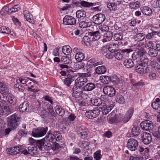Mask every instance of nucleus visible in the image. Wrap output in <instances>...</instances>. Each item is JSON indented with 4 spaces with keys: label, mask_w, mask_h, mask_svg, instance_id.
<instances>
[{
    "label": "nucleus",
    "mask_w": 160,
    "mask_h": 160,
    "mask_svg": "<svg viewBox=\"0 0 160 160\" xmlns=\"http://www.w3.org/2000/svg\"><path fill=\"white\" fill-rule=\"evenodd\" d=\"M138 141L133 138L129 139L127 142V147L131 151L132 154L134 156H139L144 154L145 156L148 155L149 150L147 148H144L138 146Z\"/></svg>",
    "instance_id": "1"
},
{
    "label": "nucleus",
    "mask_w": 160,
    "mask_h": 160,
    "mask_svg": "<svg viewBox=\"0 0 160 160\" xmlns=\"http://www.w3.org/2000/svg\"><path fill=\"white\" fill-rule=\"evenodd\" d=\"M133 112V108H131L127 112L125 115L121 114H116L117 123L119 122L126 123L128 122L132 117Z\"/></svg>",
    "instance_id": "2"
},
{
    "label": "nucleus",
    "mask_w": 160,
    "mask_h": 160,
    "mask_svg": "<svg viewBox=\"0 0 160 160\" xmlns=\"http://www.w3.org/2000/svg\"><path fill=\"white\" fill-rule=\"evenodd\" d=\"M20 118L17 115L13 114L8 118V125L12 129L16 130L19 125V121Z\"/></svg>",
    "instance_id": "3"
},
{
    "label": "nucleus",
    "mask_w": 160,
    "mask_h": 160,
    "mask_svg": "<svg viewBox=\"0 0 160 160\" xmlns=\"http://www.w3.org/2000/svg\"><path fill=\"white\" fill-rule=\"evenodd\" d=\"M48 131L47 127H39L33 129L32 131V135L36 138L42 137L45 135Z\"/></svg>",
    "instance_id": "4"
},
{
    "label": "nucleus",
    "mask_w": 160,
    "mask_h": 160,
    "mask_svg": "<svg viewBox=\"0 0 160 160\" xmlns=\"http://www.w3.org/2000/svg\"><path fill=\"white\" fill-rule=\"evenodd\" d=\"M146 57L144 53L137 51L133 53L132 55V58L133 60H137L138 62L142 61L143 63L148 64L149 60Z\"/></svg>",
    "instance_id": "5"
},
{
    "label": "nucleus",
    "mask_w": 160,
    "mask_h": 160,
    "mask_svg": "<svg viewBox=\"0 0 160 160\" xmlns=\"http://www.w3.org/2000/svg\"><path fill=\"white\" fill-rule=\"evenodd\" d=\"M103 92L105 95L111 98L114 96L116 93L115 88L111 86H106L104 87Z\"/></svg>",
    "instance_id": "6"
},
{
    "label": "nucleus",
    "mask_w": 160,
    "mask_h": 160,
    "mask_svg": "<svg viewBox=\"0 0 160 160\" xmlns=\"http://www.w3.org/2000/svg\"><path fill=\"white\" fill-rule=\"evenodd\" d=\"M100 110L98 108H96L92 110H89L87 111L85 115L86 117L90 119L95 118L100 114Z\"/></svg>",
    "instance_id": "7"
},
{
    "label": "nucleus",
    "mask_w": 160,
    "mask_h": 160,
    "mask_svg": "<svg viewBox=\"0 0 160 160\" xmlns=\"http://www.w3.org/2000/svg\"><path fill=\"white\" fill-rule=\"evenodd\" d=\"M94 23L96 24L100 25L105 20V16L102 13H98L93 16L92 18Z\"/></svg>",
    "instance_id": "8"
},
{
    "label": "nucleus",
    "mask_w": 160,
    "mask_h": 160,
    "mask_svg": "<svg viewBox=\"0 0 160 160\" xmlns=\"http://www.w3.org/2000/svg\"><path fill=\"white\" fill-rule=\"evenodd\" d=\"M141 128L145 131L152 130L153 128V126L152 122L149 120L144 121L140 124Z\"/></svg>",
    "instance_id": "9"
},
{
    "label": "nucleus",
    "mask_w": 160,
    "mask_h": 160,
    "mask_svg": "<svg viewBox=\"0 0 160 160\" xmlns=\"http://www.w3.org/2000/svg\"><path fill=\"white\" fill-rule=\"evenodd\" d=\"M76 19L71 16L66 15L63 20V23L66 25H74L76 23Z\"/></svg>",
    "instance_id": "10"
},
{
    "label": "nucleus",
    "mask_w": 160,
    "mask_h": 160,
    "mask_svg": "<svg viewBox=\"0 0 160 160\" xmlns=\"http://www.w3.org/2000/svg\"><path fill=\"white\" fill-rule=\"evenodd\" d=\"M44 148L46 150L48 151L52 149L53 151L57 150L60 148V145L58 143H56V145H53V143L47 142L45 141Z\"/></svg>",
    "instance_id": "11"
},
{
    "label": "nucleus",
    "mask_w": 160,
    "mask_h": 160,
    "mask_svg": "<svg viewBox=\"0 0 160 160\" xmlns=\"http://www.w3.org/2000/svg\"><path fill=\"white\" fill-rule=\"evenodd\" d=\"M141 140L145 144H148L152 141V136L148 133H143L141 137Z\"/></svg>",
    "instance_id": "12"
},
{
    "label": "nucleus",
    "mask_w": 160,
    "mask_h": 160,
    "mask_svg": "<svg viewBox=\"0 0 160 160\" xmlns=\"http://www.w3.org/2000/svg\"><path fill=\"white\" fill-rule=\"evenodd\" d=\"M114 106V105L113 104H111L109 105H108L105 102H104L101 105V107H99V108L102 111V114L106 115L108 114Z\"/></svg>",
    "instance_id": "13"
},
{
    "label": "nucleus",
    "mask_w": 160,
    "mask_h": 160,
    "mask_svg": "<svg viewBox=\"0 0 160 160\" xmlns=\"http://www.w3.org/2000/svg\"><path fill=\"white\" fill-rule=\"evenodd\" d=\"M77 133L82 139H84L88 136L87 130L84 127H80L77 129Z\"/></svg>",
    "instance_id": "14"
},
{
    "label": "nucleus",
    "mask_w": 160,
    "mask_h": 160,
    "mask_svg": "<svg viewBox=\"0 0 160 160\" xmlns=\"http://www.w3.org/2000/svg\"><path fill=\"white\" fill-rule=\"evenodd\" d=\"M88 36L91 37L92 41H95L100 39L101 35L100 31L97 30L95 31L91 32H88Z\"/></svg>",
    "instance_id": "15"
},
{
    "label": "nucleus",
    "mask_w": 160,
    "mask_h": 160,
    "mask_svg": "<svg viewBox=\"0 0 160 160\" xmlns=\"http://www.w3.org/2000/svg\"><path fill=\"white\" fill-rule=\"evenodd\" d=\"M53 134L52 133V131L50 130L49 131L47 135L44 138L45 141L46 140L47 142H49L50 143H53V145L55 144L56 143H58L56 141V140L54 136H53Z\"/></svg>",
    "instance_id": "16"
},
{
    "label": "nucleus",
    "mask_w": 160,
    "mask_h": 160,
    "mask_svg": "<svg viewBox=\"0 0 160 160\" xmlns=\"http://www.w3.org/2000/svg\"><path fill=\"white\" fill-rule=\"evenodd\" d=\"M74 80V77L68 74L67 75V78L63 80V82L65 85L67 87H70L72 82H73Z\"/></svg>",
    "instance_id": "17"
},
{
    "label": "nucleus",
    "mask_w": 160,
    "mask_h": 160,
    "mask_svg": "<svg viewBox=\"0 0 160 160\" xmlns=\"http://www.w3.org/2000/svg\"><path fill=\"white\" fill-rule=\"evenodd\" d=\"M88 79L85 77H83L82 75L78 77L75 80V84L80 85V86H84L86 83L88 82Z\"/></svg>",
    "instance_id": "18"
},
{
    "label": "nucleus",
    "mask_w": 160,
    "mask_h": 160,
    "mask_svg": "<svg viewBox=\"0 0 160 160\" xmlns=\"http://www.w3.org/2000/svg\"><path fill=\"white\" fill-rule=\"evenodd\" d=\"M9 92V89L6 84L4 82L0 81V93L3 96H6Z\"/></svg>",
    "instance_id": "19"
},
{
    "label": "nucleus",
    "mask_w": 160,
    "mask_h": 160,
    "mask_svg": "<svg viewBox=\"0 0 160 160\" xmlns=\"http://www.w3.org/2000/svg\"><path fill=\"white\" fill-rule=\"evenodd\" d=\"M6 151L8 154L12 155L19 153L20 152V149L18 147L15 146L7 148Z\"/></svg>",
    "instance_id": "20"
},
{
    "label": "nucleus",
    "mask_w": 160,
    "mask_h": 160,
    "mask_svg": "<svg viewBox=\"0 0 160 160\" xmlns=\"http://www.w3.org/2000/svg\"><path fill=\"white\" fill-rule=\"evenodd\" d=\"M96 88L95 84L92 82H88L82 88L83 91L87 92L93 90Z\"/></svg>",
    "instance_id": "21"
},
{
    "label": "nucleus",
    "mask_w": 160,
    "mask_h": 160,
    "mask_svg": "<svg viewBox=\"0 0 160 160\" xmlns=\"http://www.w3.org/2000/svg\"><path fill=\"white\" fill-rule=\"evenodd\" d=\"M140 10L143 14L148 16H151L153 11L152 9H151L150 8L147 6L141 7Z\"/></svg>",
    "instance_id": "22"
},
{
    "label": "nucleus",
    "mask_w": 160,
    "mask_h": 160,
    "mask_svg": "<svg viewBox=\"0 0 160 160\" xmlns=\"http://www.w3.org/2000/svg\"><path fill=\"white\" fill-rule=\"evenodd\" d=\"M72 96L73 97L77 98L80 95V93L82 91L79 87H78L77 85L75 84L72 88Z\"/></svg>",
    "instance_id": "23"
},
{
    "label": "nucleus",
    "mask_w": 160,
    "mask_h": 160,
    "mask_svg": "<svg viewBox=\"0 0 160 160\" xmlns=\"http://www.w3.org/2000/svg\"><path fill=\"white\" fill-rule=\"evenodd\" d=\"M121 82H122V79L120 80L116 75L114 74L110 76V82L114 85H117Z\"/></svg>",
    "instance_id": "24"
},
{
    "label": "nucleus",
    "mask_w": 160,
    "mask_h": 160,
    "mask_svg": "<svg viewBox=\"0 0 160 160\" xmlns=\"http://www.w3.org/2000/svg\"><path fill=\"white\" fill-rule=\"evenodd\" d=\"M113 36V34L112 32H107L104 33L102 41L103 42L109 41L112 39Z\"/></svg>",
    "instance_id": "25"
},
{
    "label": "nucleus",
    "mask_w": 160,
    "mask_h": 160,
    "mask_svg": "<svg viewBox=\"0 0 160 160\" xmlns=\"http://www.w3.org/2000/svg\"><path fill=\"white\" fill-rule=\"evenodd\" d=\"M8 94L7 98L8 102L12 105H15L17 102L16 97L10 93L8 92Z\"/></svg>",
    "instance_id": "26"
},
{
    "label": "nucleus",
    "mask_w": 160,
    "mask_h": 160,
    "mask_svg": "<svg viewBox=\"0 0 160 160\" xmlns=\"http://www.w3.org/2000/svg\"><path fill=\"white\" fill-rule=\"evenodd\" d=\"M97 63H91L88 64L87 66V72H88L91 74H95L96 68L95 67L97 66Z\"/></svg>",
    "instance_id": "27"
},
{
    "label": "nucleus",
    "mask_w": 160,
    "mask_h": 160,
    "mask_svg": "<svg viewBox=\"0 0 160 160\" xmlns=\"http://www.w3.org/2000/svg\"><path fill=\"white\" fill-rule=\"evenodd\" d=\"M91 103L94 106H99L101 107V105L104 102H103L99 98H91L90 100Z\"/></svg>",
    "instance_id": "28"
},
{
    "label": "nucleus",
    "mask_w": 160,
    "mask_h": 160,
    "mask_svg": "<svg viewBox=\"0 0 160 160\" xmlns=\"http://www.w3.org/2000/svg\"><path fill=\"white\" fill-rule=\"evenodd\" d=\"M76 17L79 19L82 20L86 16V12L84 10H78L76 13Z\"/></svg>",
    "instance_id": "29"
},
{
    "label": "nucleus",
    "mask_w": 160,
    "mask_h": 160,
    "mask_svg": "<svg viewBox=\"0 0 160 160\" xmlns=\"http://www.w3.org/2000/svg\"><path fill=\"white\" fill-rule=\"evenodd\" d=\"M101 82L104 84H108L110 83V76H102L100 77Z\"/></svg>",
    "instance_id": "30"
},
{
    "label": "nucleus",
    "mask_w": 160,
    "mask_h": 160,
    "mask_svg": "<svg viewBox=\"0 0 160 160\" xmlns=\"http://www.w3.org/2000/svg\"><path fill=\"white\" fill-rule=\"evenodd\" d=\"M56 113L58 115L63 116L65 114V112L64 109L59 105H57L54 108Z\"/></svg>",
    "instance_id": "31"
},
{
    "label": "nucleus",
    "mask_w": 160,
    "mask_h": 160,
    "mask_svg": "<svg viewBox=\"0 0 160 160\" xmlns=\"http://www.w3.org/2000/svg\"><path fill=\"white\" fill-rule=\"evenodd\" d=\"M23 14L28 21L30 22H32L33 21L32 16L28 11L25 10L23 11Z\"/></svg>",
    "instance_id": "32"
},
{
    "label": "nucleus",
    "mask_w": 160,
    "mask_h": 160,
    "mask_svg": "<svg viewBox=\"0 0 160 160\" xmlns=\"http://www.w3.org/2000/svg\"><path fill=\"white\" fill-rule=\"evenodd\" d=\"M124 65L127 68H131L132 67L134 64L133 61L131 59H126L123 62Z\"/></svg>",
    "instance_id": "33"
},
{
    "label": "nucleus",
    "mask_w": 160,
    "mask_h": 160,
    "mask_svg": "<svg viewBox=\"0 0 160 160\" xmlns=\"http://www.w3.org/2000/svg\"><path fill=\"white\" fill-rule=\"evenodd\" d=\"M145 37V35L143 33H140L137 34L133 36V38L135 41L140 42L143 40Z\"/></svg>",
    "instance_id": "34"
},
{
    "label": "nucleus",
    "mask_w": 160,
    "mask_h": 160,
    "mask_svg": "<svg viewBox=\"0 0 160 160\" xmlns=\"http://www.w3.org/2000/svg\"><path fill=\"white\" fill-rule=\"evenodd\" d=\"M128 5L131 9H134L139 8L140 6V4L138 1L135 0L133 2H130Z\"/></svg>",
    "instance_id": "35"
},
{
    "label": "nucleus",
    "mask_w": 160,
    "mask_h": 160,
    "mask_svg": "<svg viewBox=\"0 0 160 160\" xmlns=\"http://www.w3.org/2000/svg\"><path fill=\"white\" fill-rule=\"evenodd\" d=\"M106 68L104 66H99L96 68V73L98 74H103L106 72Z\"/></svg>",
    "instance_id": "36"
},
{
    "label": "nucleus",
    "mask_w": 160,
    "mask_h": 160,
    "mask_svg": "<svg viewBox=\"0 0 160 160\" xmlns=\"http://www.w3.org/2000/svg\"><path fill=\"white\" fill-rule=\"evenodd\" d=\"M151 7L155 12H157L158 9H160V0H157L151 5Z\"/></svg>",
    "instance_id": "37"
},
{
    "label": "nucleus",
    "mask_w": 160,
    "mask_h": 160,
    "mask_svg": "<svg viewBox=\"0 0 160 160\" xmlns=\"http://www.w3.org/2000/svg\"><path fill=\"white\" fill-rule=\"evenodd\" d=\"M52 133L53 134L52 136L54 137L56 141H59L62 139V135L59 131H52Z\"/></svg>",
    "instance_id": "38"
},
{
    "label": "nucleus",
    "mask_w": 160,
    "mask_h": 160,
    "mask_svg": "<svg viewBox=\"0 0 160 160\" xmlns=\"http://www.w3.org/2000/svg\"><path fill=\"white\" fill-rule=\"evenodd\" d=\"M116 100L119 104H123L125 103V100L123 96L118 93L116 94Z\"/></svg>",
    "instance_id": "39"
},
{
    "label": "nucleus",
    "mask_w": 160,
    "mask_h": 160,
    "mask_svg": "<svg viewBox=\"0 0 160 160\" xmlns=\"http://www.w3.org/2000/svg\"><path fill=\"white\" fill-rule=\"evenodd\" d=\"M72 51V48L69 46H65L62 47V52L66 55H69Z\"/></svg>",
    "instance_id": "40"
},
{
    "label": "nucleus",
    "mask_w": 160,
    "mask_h": 160,
    "mask_svg": "<svg viewBox=\"0 0 160 160\" xmlns=\"http://www.w3.org/2000/svg\"><path fill=\"white\" fill-rule=\"evenodd\" d=\"M140 129L139 127L134 126L131 130V133L133 136H138L140 133Z\"/></svg>",
    "instance_id": "41"
},
{
    "label": "nucleus",
    "mask_w": 160,
    "mask_h": 160,
    "mask_svg": "<svg viewBox=\"0 0 160 160\" xmlns=\"http://www.w3.org/2000/svg\"><path fill=\"white\" fill-rule=\"evenodd\" d=\"M148 55L151 58L156 57L158 55V52L154 48H150L148 51Z\"/></svg>",
    "instance_id": "42"
},
{
    "label": "nucleus",
    "mask_w": 160,
    "mask_h": 160,
    "mask_svg": "<svg viewBox=\"0 0 160 160\" xmlns=\"http://www.w3.org/2000/svg\"><path fill=\"white\" fill-rule=\"evenodd\" d=\"M28 107V102L27 101L24 102L19 105V109L21 112H24L26 111Z\"/></svg>",
    "instance_id": "43"
},
{
    "label": "nucleus",
    "mask_w": 160,
    "mask_h": 160,
    "mask_svg": "<svg viewBox=\"0 0 160 160\" xmlns=\"http://www.w3.org/2000/svg\"><path fill=\"white\" fill-rule=\"evenodd\" d=\"M91 37L88 36H84L82 39V42L83 44L86 46L89 45L90 42L92 41Z\"/></svg>",
    "instance_id": "44"
},
{
    "label": "nucleus",
    "mask_w": 160,
    "mask_h": 160,
    "mask_svg": "<svg viewBox=\"0 0 160 160\" xmlns=\"http://www.w3.org/2000/svg\"><path fill=\"white\" fill-rule=\"evenodd\" d=\"M47 110L48 112V114L51 118L55 117L56 114L55 112L52 105L50 104L48 106Z\"/></svg>",
    "instance_id": "45"
},
{
    "label": "nucleus",
    "mask_w": 160,
    "mask_h": 160,
    "mask_svg": "<svg viewBox=\"0 0 160 160\" xmlns=\"http://www.w3.org/2000/svg\"><path fill=\"white\" fill-rule=\"evenodd\" d=\"M44 139H41L40 140H38L37 141V143H36V146L38 147L39 149L41 150H42V149L44 148V146L45 143Z\"/></svg>",
    "instance_id": "46"
},
{
    "label": "nucleus",
    "mask_w": 160,
    "mask_h": 160,
    "mask_svg": "<svg viewBox=\"0 0 160 160\" xmlns=\"http://www.w3.org/2000/svg\"><path fill=\"white\" fill-rule=\"evenodd\" d=\"M91 25V23L90 22H87L84 21H82L79 22V27L82 28H86L90 27Z\"/></svg>",
    "instance_id": "47"
},
{
    "label": "nucleus",
    "mask_w": 160,
    "mask_h": 160,
    "mask_svg": "<svg viewBox=\"0 0 160 160\" xmlns=\"http://www.w3.org/2000/svg\"><path fill=\"white\" fill-rule=\"evenodd\" d=\"M14 88L16 91L22 92H23L25 89L24 87L19 83L15 84L14 85Z\"/></svg>",
    "instance_id": "48"
},
{
    "label": "nucleus",
    "mask_w": 160,
    "mask_h": 160,
    "mask_svg": "<svg viewBox=\"0 0 160 160\" xmlns=\"http://www.w3.org/2000/svg\"><path fill=\"white\" fill-rule=\"evenodd\" d=\"M58 66L61 69H64L66 70L67 72L68 73H70V72H72V70L70 69V68L68 65L61 63V64L58 65Z\"/></svg>",
    "instance_id": "49"
},
{
    "label": "nucleus",
    "mask_w": 160,
    "mask_h": 160,
    "mask_svg": "<svg viewBox=\"0 0 160 160\" xmlns=\"http://www.w3.org/2000/svg\"><path fill=\"white\" fill-rule=\"evenodd\" d=\"M9 11H10V9H9V7L6 6L2 8L0 12L1 14L2 15L7 14L10 15L11 14L9 13Z\"/></svg>",
    "instance_id": "50"
},
{
    "label": "nucleus",
    "mask_w": 160,
    "mask_h": 160,
    "mask_svg": "<svg viewBox=\"0 0 160 160\" xmlns=\"http://www.w3.org/2000/svg\"><path fill=\"white\" fill-rule=\"evenodd\" d=\"M75 58L78 61H82L85 58V56L82 53L79 52L76 53Z\"/></svg>",
    "instance_id": "51"
},
{
    "label": "nucleus",
    "mask_w": 160,
    "mask_h": 160,
    "mask_svg": "<svg viewBox=\"0 0 160 160\" xmlns=\"http://www.w3.org/2000/svg\"><path fill=\"white\" fill-rule=\"evenodd\" d=\"M123 37V34L121 32L116 33L113 36V39L115 41L121 40Z\"/></svg>",
    "instance_id": "52"
},
{
    "label": "nucleus",
    "mask_w": 160,
    "mask_h": 160,
    "mask_svg": "<svg viewBox=\"0 0 160 160\" xmlns=\"http://www.w3.org/2000/svg\"><path fill=\"white\" fill-rule=\"evenodd\" d=\"M94 4V3L89 2L86 1H81V6L84 8H88L93 6Z\"/></svg>",
    "instance_id": "53"
},
{
    "label": "nucleus",
    "mask_w": 160,
    "mask_h": 160,
    "mask_svg": "<svg viewBox=\"0 0 160 160\" xmlns=\"http://www.w3.org/2000/svg\"><path fill=\"white\" fill-rule=\"evenodd\" d=\"M84 66V63L81 61L77 62L75 64V68L78 69L83 68Z\"/></svg>",
    "instance_id": "54"
},
{
    "label": "nucleus",
    "mask_w": 160,
    "mask_h": 160,
    "mask_svg": "<svg viewBox=\"0 0 160 160\" xmlns=\"http://www.w3.org/2000/svg\"><path fill=\"white\" fill-rule=\"evenodd\" d=\"M28 80H27L26 78H24L23 77H19L18 79H17L16 82L17 83H22L23 84H24L28 82Z\"/></svg>",
    "instance_id": "55"
},
{
    "label": "nucleus",
    "mask_w": 160,
    "mask_h": 160,
    "mask_svg": "<svg viewBox=\"0 0 160 160\" xmlns=\"http://www.w3.org/2000/svg\"><path fill=\"white\" fill-rule=\"evenodd\" d=\"M38 105H37V107L36 108H37L38 112L39 113L41 112V115H45L47 114V112H46L44 109L42 108V109L41 108H39L41 106L40 104L38 102Z\"/></svg>",
    "instance_id": "56"
},
{
    "label": "nucleus",
    "mask_w": 160,
    "mask_h": 160,
    "mask_svg": "<svg viewBox=\"0 0 160 160\" xmlns=\"http://www.w3.org/2000/svg\"><path fill=\"white\" fill-rule=\"evenodd\" d=\"M117 6L113 2H109L107 4L108 8L111 10H115Z\"/></svg>",
    "instance_id": "57"
},
{
    "label": "nucleus",
    "mask_w": 160,
    "mask_h": 160,
    "mask_svg": "<svg viewBox=\"0 0 160 160\" xmlns=\"http://www.w3.org/2000/svg\"><path fill=\"white\" fill-rule=\"evenodd\" d=\"M20 9V8L18 7V5H14L13 7L10 8V11H9V13L11 14L12 12L18 11Z\"/></svg>",
    "instance_id": "58"
},
{
    "label": "nucleus",
    "mask_w": 160,
    "mask_h": 160,
    "mask_svg": "<svg viewBox=\"0 0 160 160\" xmlns=\"http://www.w3.org/2000/svg\"><path fill=\"white\" fill-rule=\"evenodd\" d=\"M151 106L154 109L160 111V105L158 103L152 102Z\"/></svg>",
    "instance_id": "59"
},
{
    "label": "nucleus",
    "mask_w": 160,
    "mask_h": 160,
    "mask_svg": "<svg viewBox=\"0 0 160 160\" xmlns=\"http://www.w3.org/2000/svg\"><path fill=\"white\" fill-rule=\"evenodd\" d=\"M100 150H98L96 152L94 155V158L96 160H100L101 158V156L100 154Z\"/></svg>",
    "instance_id": "60"
},
{
    "label": "nucleus",
    "mask_w": 160,
    "mask_h": 160,
    "mask_svg": "<svg viewBox=\"0 0 160 160\" xmlns=\"http://www.w3.org/2000/svg\"><path fill=\"white\" fill-rule=\"evenodd\" d=\"M71 62V61L67 57H64L62 58L61 63L68 65L70 64Z\"/></svg>",
    "instance_id": "61"
},
{
    "label": "nucleus",
    "mask_w": 160,
    "mask_h": 160,
    "mask_svg": "<svg viewBox=\"0 0 160 160\" xmlns=\"http://www.w3.org/2000/svg\"><path fill=\"white\" fill-rule=\"evenodd\" d=\"M136 51L144 53V46L143 45L138 44L136 47Z\"/></svg>",
    "instance_id": "62"
},
{
    "label": "nucleus",
    "mask_w": 160,
    "mask_h": 160,
    "mask_svg": "<svg viewBox=\"0 0 160 160\" xmlns=\"http://www.w3.org/2000/svg\"><path fill=\"white\" fill-rule=\"evenodd\" d=\"M116 118V114L112 117H110L108 120V123L110 124L117 123Z\"/></svg>",
    "instance_id": "63"
},
{
    "label": "nucleus",
    "mask_w": 160,
    "mask_h": 160,
    "mask_svg": "<svg viewBox=\"0 0 160 160\" xmlns=\"http://www.w3.org/2000/svg\"><path fill=\"white\" fill-rule=\"evenodd\" d=\"M156 31H152L151 32L148 33L145 36L147 39H150L154 37V36L156 35Z\"/></svg>",
    "instance_id": "64"
}]
</instances>
